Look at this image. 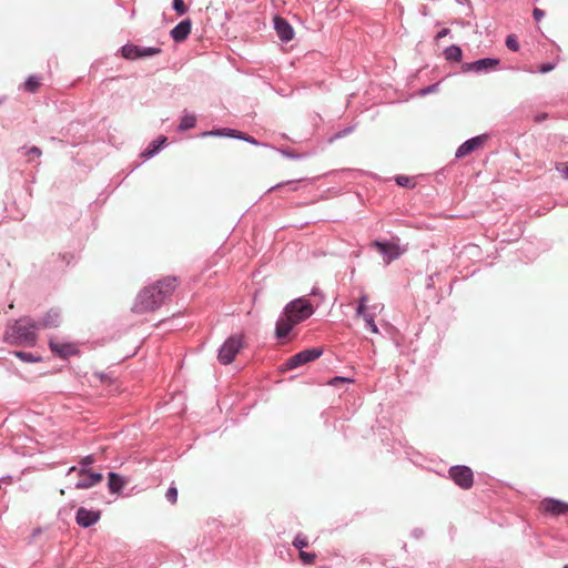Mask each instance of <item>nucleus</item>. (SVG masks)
I'll list each match as a JSON object with an SVG mask.
<instances>
[{
  "label": "nucleus",
  "mask_w": 568,
  "mask_h": 568,
  "mask_svg": "<svg viewBox=\"0 0 568 568\" xmlns=\"http://www.w3.org/2000/svg\"><path fill=\"white\" fill-rule=\"evenodd\" d=\"M314 313V305L304 296L288 302L275 323V338L284 342L295 326L308 320Z\"/></svg>",
  "instance_id": "obj_1"
},
{
  "label": "nucleus",
  "mask_w": 568,
  "mask_h": 568,
  "mask_svg": "<svg viewBox=\"0 0 568 568\" xmlns=\"http://www.w3.org/2000/svg\"><path fill=\"white\" fill-rule=\"evenodd\" d=\"M178 277L168 276L144 287L135 298L133 312L145 313L158 310L176 288Z\"/></svg>",
  "instance_id": "obj_2"
},
{
  "label": "nucleus",
  "mask_w": 568,
  "mask_h": 568,
  "mask_svg": "<svg viewBox=\"0 0 568 568\" xmlns=\"http://www.w3.org/2000/svg\"><path fill=\"white\" fill-rule=\"evenodd\" d=\"M2 341L11 346H36L38 342L36 320L31 316H21L9 321L4 327Z\"/></svg>",
  "instance_id": "obj_3"
},
{
  "label": "nucleus",
  "mask_w": 568,
  "mask_h": 568,
  "mask_svg": "<svg viewBox=\"0 0 568 568\" xmlns=\"http://www.w3.org/2000/svg\"><path fill=\"white\" fill-rule=\"evenodd\" d=\"M244 341L242 335H230L217 349V361L222 365H230L242 349Z\"/></svg>",
  "instance_id": "obj_4"
},
{
  "label": "nucleus",
  "mask_w": 568,
  "mask_h": 568,
  "mask_svg": "<svg viewBox=\"0 0 568 568\" xmlns=\"http://www.w3.org/2000/svg\"><path fill=\"white\" fill-rule=\"evenodd\" d=\"M324 353L323 347H310L288 357L283 364V371H292L305 364L316 361Z\"/></svg>",
  "instance_id": "obj_5"
},
{
  "label": "nucleus",
  "mask_w": 568,
  "mask_h": 568,
  "mask_svg": "<svg viewBox=\"0 0 568 568\" xmlns=\"http://www.w3.org/2000/svg\"><path fill=\"white\" fill-rule=\"evenodd\" d=\"M119 52L125 60L134 61L155 57L162 52V49L160 47H142L128 42L119 49Z\"/></svg>",
  "instance_id": "obj_6"
},
{
  "label": "nucleus",
  "mask_w": 568,
  "mask_h": 568,
  "mask_svg": "<svg viewBox=\"0 0 568 568\" xmlns=\"http://www.w3.org/2000/svg\"><path fill=\"white\" fill-rule=\"evenodd\" d=\"M501 61L499 58L485 57L462 64L463 72H474L476 74H487L497 70Z\"/></svg>",
  "instance_id": "obj_7"
},
{
  "label": "nucleus",
  "mask_w": 568,
  "mask_h": 568,
  "mask_svg": "<svg viewBox=\"0 0 568 568\" xmlns=\"http://www.w3.org/2000/svg\"><path fill=\"white\" fill-rule=\"evenodd\" d=\"M448 477L462 489H469L474 485L473 469L466 465L450 466Z\"/></svg>",
  "instance_id": "obj_8"
},
{
  "label": "nucleus",
  "mask_w": 568,
  "mask_h": 568,
  "mask_svg": "<svg viewBox=\"0 0 568 568\" xmlns=\"http://www.w3.org/2000/svg\"><path fill=\"white\" fill-rule=\"evenodd\" d=\"M374 246L387 264L400 257L406 251L398 243L388 240H376Z\"/></svg>",
  "instance_id": "obj_9"
},
{
  "label": "nucleus",
  "mask_w": 568,
  "mask_h": 568,
  "mask_svg": "<svg viewBox=\"0 0 568 568\" xmlns=\"http://www.w3.org/2000/svg\"><path fill=\"white\" fill-rule=\"evenodd\" d=\"M489 139L488 133L475 135L464 141L456 150L455 158L463 159L481 148Z\"/></svg>",
  "instance_id": "obj_10"
},
{
  "label": "nucleus",
  "mask_w": 568,
  "mask_h": 568,
  "mask_svg": "<svg viewBox=\"0 0 568 568\" xmlns=\"http://www.w3.org/2000/svg\"><path fill=\"white\" fill-rule=\"evenodd\" d=\"M540 510L545 515L555 517L562 516L568 514V501L554 497H546L540 501Z\"/></svg>",
  "instance_id": "obj_11"
},
{
  "label": "nucleus",
  "mask_w": 568,
  "mask_h": 568,
  "mask_svg": "<svg viewBox=\"0 0 568 568\" xmlns=\"http://www.w3.org/2000/svg\"><path fill=\"white\" fill-rule=\"evenodd\" d=\"M101 518V511L79 507L75 513V523L81 528H90L94 526Z\"/></svg>",
  "instance_id": "obj_12"
},
{
  "label": "nucleus",
  "mask_w": 568,
  "mask_h": 568,
  "mask_svg": "<svg viewBox=\"0 0 568 568\" xmlns=\"http://www.w3.org/2000/svg\"><path fill=\"white\" fill-rule=\"evenodd\" d=\"M273 27L276 32V36L282 42L287 43L291 40H293L295 36L294 28L285 18L281 16H275L273 18Z\"/></svg>",
  "instance_id": "obj_13"
},
{
  "label": "nucleus",
  "mask_w": 568,
  "mask_h": 568,
  "mask_svg": "<svg viewBox=\"0 0 568 568\" xmlns=\"http://www.w3.org/2000/svg\"><path fill=\"white\" fill-rule=\"evenodd\" d=\"M49 348L54 355L62 359H68L69 357L79 354V349L74 343H59L54 338L49 339Z\"/></svg>",
  "instance_id": "obj_14"
},
{
  "label": "nucleus",
  "mask_w": 568,
  "mask_h": 568,
  "mask_svg": "<svg viewBox=\"0 0 568 568\" xmlns=\"http://www.w3.org/2000/svg\"><path fill=\"white\" fill-rule=\"evenodd\" d=\"M61 312L59 308L52 307L48 312H45L38 321L36 320V325L38 326V331L45 328H57L61 325Z\"/></svg>",
  "instance_id": "obj_15"
},
{
  "label": "nucleus",
  "mask_w": 568,
  "mask_h": 568,
  "mask_svg": "<svg viewBox=\"0 0 568 568\" xmlns=\"http://www.w3.org/2000/svg\"><path fill=\"white\" fill-rule=\"evenodd\" d=\"M192 31V20L185 18L181 20L171 31L170 37L176 43L185 41Z\"/></svg>",
  "instance_id": "obj_16"
},
{
  "label": "nucleus",
  "mask_w": 568,
  "mask_h": 568,
  "mask_svg": "<svg viewBox=\"0 0 568 568\" xmlns=\"http://www.w3.org/2000/svg\"><path fill=\"white\" fill-rule=\"evenodd\" d=\"M168 143V138L165 135H159L154 140H152L148 146L141 152V158L144 160H151L155 155H158Z\"/></svg>",
  "instance_id": "obj_17"
},
{
  "label": "nucleus",
  "mask_w": 568,
  "mask_h": 568,
  "mask_svg": "<svg viewBox=\"0 0 568 568\" xmlns=\"http://www.w3.org/2000/svg\"><path fill=\"white\" fill-rule=\"evenodd\" d=\"M128 484V479L119 473H108V489L112 495H120Z\"/></svg>",
  "instance_id": "obj_18"
},
{
  "label": "nucleus",
  "mask_w": 568,
  "mask_h": 568,
  "mask_svg": "<svg viewBox=\"0 0 568 568\" xmlns=\"http://www.w3.org/2000/svg\"><path fill=\"white\" fill-rule=\"evenodd\" d=\"M83 478L74 484L75 489H89L103 480V474L100 471L85 473Z\"/></svg>",
  "instance_id": "obj_19"
},
{
  "label": "nucleus",
  "mask_w": 568,
  "mask_h": 568,
  "mask_svg": "<svg viewBox=\"0 0 568 568\" xmlns=\"http://www.w3.org/2000/svg\"><path fill=\"white\" fill-rule=\"evenodd\" d=\"M41 85V78L39 75H29L26 81L19 85V90H24L29 93H37Z\"/></svg>",
  "instance_id": "obj_20"
},
{
  "label": "nucleus",
  "mask_w": 568,
  "mask_h": 568,
  "mask_svg": "<svg viewBox=\"0 0 568 568\" xmlns=\"http://www.w3.org/2000/svg\"><path fill=\"white\" fill-rule=\"evenodd\" d=\"M195 125H196V116L192 113H189L186 110H184L176 130L179 132H184L190 129H193Z\"/></svg>",
  "instance_id": "obj_21"
},
{
  "label": "nucleus",
  "mask_w": 568,
  "mask_h": 568,
  "mask_svg": "<svg viewBox=\"0 0 568 568\" xmlns=\"http://www.w3.org/2000/svg\"><path fill=\"white\" fill-rule=\"evenodd\" d=\"M234 133H236V129H232V128H217V129H212V130H209V131H204L200 135L202 138L216 136V138H230V139H233Z\"/></svg>",
  "instance_id": "obj_22"
},
{
  "label": "nucleus",
  "mask_w": 568,
  "mask_h": 568,
  "mask_svg": "<svg viewBox=\"0 0 568 568\" xmlns=\"http://www.w3.org/2000/svg\"><path fill=\"white\" fill-rule=\"evenodd\" d=\"M444 57L450 62H460L463 60V50L457 44H450L444 49Z\"/></svg>",
  "instance_id": "obj_23"
},
{
  "label": "nucleus",
  "mask_w": 568,
  "mask_h": 568,
  "mask_svg": "<svg viewBox=\"0 0 568 568\" xmlns=\"http://www.w3.org/2000/svg\"><path fill=\"white\" fill-rule=\"evenodd\" d=\"M10 354L13 355L14 357L19 358L21 362H24V363L34 364V363L42 362V357L40 355H38L36 353H31V352L12 351Z\"/></svg>",
  "instance_id": "obj_24"
},
{
  "label": "nucleus",
  "mask_w": 568,
  "mask_h": 568,
  "mask_svg": "<svg viewBox=\"0 0 568 568\" xmlns=\"http://www.w3.org/2000/svg\"><path fill=\"white\" fill-rule=\"evenodd\" d=\"M95 462V458L93 455H87L84 457H82L79 462V469H78V474L80 476H84L85 473H89L91 471V465Z\"/></svg>",
  "instance_id": "obj_25"
},
{
  "label": "nucleus",
  "mask_w": 568,
  "mask_h": 568,
  "mask_svg": "<svg viewBox=\"0 0 568 568\" xmlns=\"http://www.w3.org/2000/svg\"><path fill=\"white\" fill-rule=\"evenodd\" d=\"M395 183L400 187H406L409 190H413L416 187V182L414 181V178L404 175V174H397L393 178Z\"/></svg>",
  "instance_id": "obj_26"
},
{
  "label": "nucleus",
  "mask_w": 568,
  "mask_h": 568,
  "mask_svg": "<svg viewBox=\"0 0 568 568\" xmlns=\"http://www.w3.org/2000/svg\"><path fill=\"white\" fill-rule=\"evenodd\" d=\"M357 317H362L364 321H365V328L367 331H369L371 333L373 334H377L379 331H378V327L375 323V315L369 313V312H364L363 315H356Z\"/></svg>",
  "instance_id": "obj_27"
},
{
  "label": "nucleus",
  "mask_w": 568,
  "mask_h": 568,
  "mask_svg": "<svg viewBox=\"0 0 568 568\" xmlns=\"http://www.w3.org/2000/svg\"><path fill=\"white\" fill-rule=\"evenodd\" d=\"M277 152H280L283 156L291 159V160H304L308 156V153H296L291 149H275Z\"/></svg>",
  "instance_id": "obj_28"
},
{
  "label": "nucleus",
  "mask_w": 568,
  "mask_h": 568,
  "mask_svg": "<svg viewBox=\"0 0 568 568\" xmlns=\"http://www.w3.org/2000/svg\"><path fill=\"white\" fill-rule=\"evenodd\" d=\"M172 9L178 16H183L189 11L184 0H172Z\"/></svg>",
  "instance_id": "obj_29"
},
{
  "label": "nucleus",
  "mask_w": 568,
  "mask_h": 568,
  "mask_svg": "<svg viewBox=\"0 0 568 568\" xmlns=\"http://www.w3.org/2000/svg\"><path fill=\"white\" fill-rule=\"evenodd\" d=\"M505 44L510 51L514 52L518 51L520 48L517 36L514 33H510L506 37Z\"/></svg>",
  "instance_id": "obj_30"
},
{
  "label": "nucleus",
  "mask_w": 568,
  "mask_h": 568,
  "mask_svg": "<svg viewBox=\"0 0 568 568\" xmlns=\"http://www.w3.org/2000/svg\"><path fill=\"white\" fill-rule=\"evenodd\" d=\"M354 130H355V125H348V126H346V128H344V129H342V130H339V131L335 132V133H334V134L328 139V141H329V142H334V141H336V140H338V139H342V138H344V136H346V135L351 134Z\"/></svg>",
  "instance_id": "obj_31"
},
{
  "label": "nucleus",
  "mask_w": 568,
  "mask_h": 568,
  "mask_svg": "<svg viewBox=\"0 0 568 568\" xmlns=\"http://www.w3.org/2000/svg\"><path fill=\"white\" fill-rule=\"evenodd\" d=\"M292 545L298 549L300 551L303 550L304 548L308 547V541L306 539L305 536H303L301 532H298L293 541H292Z\"/></svg>",
  "instance_id": "obj_32"
},
{
  "label": "nucleus",
  "mask_w": 568,
  "mask_h": 568,
  "mask_svg": "<svg viewBox=\"0 0 568 568\" xmlns=\"http://www.w3.org/2000/svg\"><path fill=\"white\" fill-rule=\"evenodd\" d=\"M178 496H179L178 487L174 485V483H172L165 493V498L170 504L173 505L178 501Z\"/></svg>",
  "instance_id": "obj_33"
},
{
  "label": "nucleus",
  "mask_w": 568,
  "mask_h": 568,
  "mask_svg": "<svg viewBox=\"0 0 568 568\" xmlns=\"http://www.w3.org/2000/svg\"><path fill=\"white\" fill-rule=\"evenodd\" d=\"M367 301L368 296L366 294H362L361 297L358 298L357 306L355 308L356 315H363L364 312H367Z\"/></svg>",
  "instance_id": "obj_34"
},
{
  "label": "nucleus",
  "mask_w": 568,
  "mask_h": 568,
  "mask_svg": "<svg viewBox=\"0 0 568 568\" xmlns=\"http://www.w3.org/2000/svg\"><path fill=\"white\" fill-rule=\"evenodd\" d=\"M298 556L303 565H312L317 557L315 552H307L304 550H301Z\"/></svg>",
  "instance_id": "obj_35"
},
{
  "label": "nucleus",
  "mask_w": 568,
  "mask_h": 568,
  "mask_svg": "<svg viewBox=\"0 0 568 568\" xmlns=\"http://www.w3.org/2000/svg\"><path fill=\"white\" fill-rule=\"evenodd\" d=\"M439 84H440L439 82H435V83H432L429 85H426V87L422 88L420 91H419V95L420 97H426L428 94L437 92L438 89H439Z\"/></svg>",
  "instance_id": "obj_36"
},
{
  "label": "nucleus",
  "mask_w": 568,
  "mask_h": 568,
  "mask_svg": "<svg viewBox=\"0 0 568 568\" xmlns=\"http://www.w3.org/2000/svg\"><path fill=\"white\" fill-rule=\"evenodd\" d=\"M339 383H354V378L347 376H334L327 382L329 386H337Z\"/></svg>",
  "instance_id": "obj_37"
},
{
  "label": "nucleus",
  "mask_w": 568,
  "mask_h": 568,
  "mask_svg": "<svg viewBox=\"0 0 568 568\" xmlns=\"http://www.w3.org/2000/svg\"><path fill=\"white\" fill-rule=\"evenodd\" d=\"M556 67H557V62H555V61L545 62L538 67V72L545 74V73L552 71Z\"/></svg>",
  "instance_id": "obj_38"
},
{
  "label": "nucleus",
  "mask_w": 568,
  "mask_h": 568,
  "mask_svg": "<svg viewBox=\"0 0 568 568\" xmlns=\"http://www.w3.org/2000/svg\"><path fill=\"white\" fill-rule=\"evenodd\" d=\"M306 179L305 178H302V179H296V180H288V181H285V182H280L273 186H271L267 192H272L273 190H277V189H281L283 187L284 185H294L295 183L297 182H301V181H305Z\"/></svg>",
  "instance_id": "obj_39"
},
{
  "label": "nucleus",
  "mask_w": 568,
  "mask_h": 568,
  "mask_svg": "<svg viewBox=\"0 0 568 568\" xmlns=\"http://www.w3.org/2000/svg\"><path fill=\"white\" fill-rule=\"evenodd\" d=\"M21 150L26 151L24 152L26 155H32V156L40 158L42 154L41 149L38 146H34V145L31 148L22 146Z\"/></svg>",
  "instance_id": "obj_40"
},
{
  "label": "nucleus",
  "mask_w": 568,
  "mask_h": 568,
  "mask_svg": "<svg viewBox=\"0 0 568 568\" xmlns=\"http://www.w3.org/2000/svg\"><path fill=\"white\" fill-rule=\"evenodd\" d=\"M556 170L560 172L565 180H568V162H560L556 164Z\"/></svg>",
  "instance_id": "obj_41"
},
{
  "label": "nucleus",
  "mask_w": 568,
  "mask_h": 568,
  "mask_svg": "<svg viewBox=\"0 0 568 568\" xmlns=\"http://www.w3.org/2000/svg\"><path fill=\"white\" fill-rule=\"evenodd\" d=\"M436 276H438V273H434V274H430V275H428V276H427V278H426V285H425V287H426L427 290H433V288H434V286H435L434 278H435Z\"/></svg>",
  "instance_id": "obj_42"
},
{
  "label": "nucleus",
  "mask_w": 568,
  "mask_h": 568,
  "mask_svg": "<svg viewBox=\"0 0 568 568\" xmlns=\"http://www.w3.org/2000/svg\"><path fill=\"white\" fill-rule=\"evenodd\" d=\"M532 17L536 21H540L545 17V11L539 8H534Z\"/></svg>",
  "instance_id": "obj_43"
},
{
  "label": "nucleus",
  "mask_w": 568,
  "mask_h": 568,
  "mask_svg": "<svg viewBox=\"0 0 568 568\" xmlns=\"http://www.w3.org/2000/svg\"><path fill=\"white\" fill-rule=\"evenodd\" d=\"M247 143L252 144V145H256V146H264V148H268L270 145L267 143H263V142H260L257 141L254 136L250 135L247 138Z\"/></svg>",
  "instance_id": "obj_44"
},
{
  "label": "nucleus",
  "mask_w": 568,
  "mask_h": 568,
  "mask_svg": "<svg viewBox=\"0 0 568 568\" xmlns=\"http://www.w3.org/2000/svg\"><path fill=\"white\" fill-rule=\"evenodd\" d=\"M448 34H450V29L449 28H443L442 30H439L436 36H435V39L436 40H439L442 38H445L447 37Z\"/></svg>",
  "instance_id": "obj_45"
},
{
  "label": "nucleus",
  "mask_w": 568,
  "mask_h": 568,
  "mask_svg": "<svg viewBox=\"0 0 568 568\" xmlns=\"http://www.w3.org/2000/svg\"><path fill=\"white\" fill-rule=\"evenodd\" d=\"M248 136H250L248 134H246V133H244L242 131L236 130V133H234L233 139L246 142Z\"/></svg>",
  "instance_id": "obj_46"
},
{
  "label": "nucleus",
  "mask_w": 568,
  "mask_h": 568,
  "mask_svg": "<svg viewBox=\"0 0 568 568\" xmlns=\"http://www.w3.org/2000/svg\"><path fill=\"white\" fill-rule=\"evenodd\" d=\"M547 119H548V113H546V112L538 113L535 116V121L538 123H541L542 121H545Z\"/></svg>",
  "instance_id": "obj_47"
},
{
  "label": "nucleus",
  "mask_w": 568,
  "mask_h": 568,
  "mask_svg": "<svg viewBox=\"0 0 568 568\" xmlns=\"http://www.w3.org/2000/svg\"><path fill=\"white\" fill-rule=\"evenodd\" d=\"M410 535L414 538L418 539V538H420L424 535V530L422 528H415V529L412 530Z\"/></svg>",
  "instance_id": "obj_48"
},
{
  "label": "nucleus",
  "mask_w": 568,
  "mask_h": 568,
  "mask_svg": "<svg viewBox=\"0 0 568 568\" xmlns=\"http://www.w3.org/2000/svg\"><path fill=\"white\" fill-rule=\"evenodd\" d=\"M310 295H312V296H316V295H321V296H323V294H322V292H321V290H320L318 287H313V288L311 290Z\"/></svg>",
  "instance_id": "obj_49"
},
{
  "label": "nucleus",
  "mask_w": 568,
  "mask_h": 568,
  "mask_svg": "<svg viewBox=\"0 0 568 568\" xmlns=\"http://www.w3.org/2000/svg\"><path fill=\"white\" fill-rule=\"evenodd\" d=\"M78 469H79V467H78V466H71V467L68 469L67 474H68V475H70L71 473L78 471Z\"/></svg>",
  "instance_id": "obj_50"
},
{
  "label": "nucleus",
  "mask_w": 568,
  "mask_h": 568,
  "mask_svg": "<svg viewBox=\"0 0 568 568\" xmlns=\"http://www.w3.org/2000/svg\"><path fill=\"white\" fill-rule=\"evenodd\" d=\"M8 100L7 95H0V105H2Z\"/></svg>",
  "instance_id": "obj_51"
},
{
  "label": "nucleus",
  "mask_w": 568,
  "mask_h": 568,
  "mask_svg": "<svg viewBox=\"0 0 568 568\" xmlns=\"http://www.w3.org/2000/svg\"><path fill=\"white\" fill-rule=\"evenodd\" d=\"M459 3L462 4H467L468 7H470V0H458Z\"/></svg>",
  "instance_id": "obj_52"
},
{
  "label": "nucleus",
  "mask_w": 568,
  "mask_h": 568,
  "mask_svg": "<svg viewBox=\"0 0 568 568\" xmlns=\"http://www.w3.org/2000/svg\"><path fill=\"white\" fill-rule=\"evenodd\" d=\"M361 564H362L363 566H365V565H367V566H369V567L372 566V564H371V562H368L366 559H363V560L361 561Z\"/></svg>",
  "instance_id": "obj_53"
},
{
  "label": "nucleus",
  "mask_w": 568,
  "mask_h": 568,
  "mask_svg": "<svg viewBox=\"0 0 568 568\" xmlns=\"http://www.w3.org/2000/svg\"><path fill=\"white\" fill-rule=\"evenodd\" d=\"M373 568H382V566H381V564H379V562H377V564H376V566H375V567H373Z\"/></svg>",
  "instance_id": "obj_54"
},
{
  "label": "nucleus",
  "mask_w": 568,
  "mask_h": 568,
  "mask_svg": "<svg viewBox=\"0 0 568 568\" xmlns=\"http://www.w3.org/2000/svg\"><path fill=\"white\" fill-rule=\"evenodd\" d=\"M562 568H568V565H565Z\"/></svg>",
  "instance_id": "obj_55"
}]
</instances>
